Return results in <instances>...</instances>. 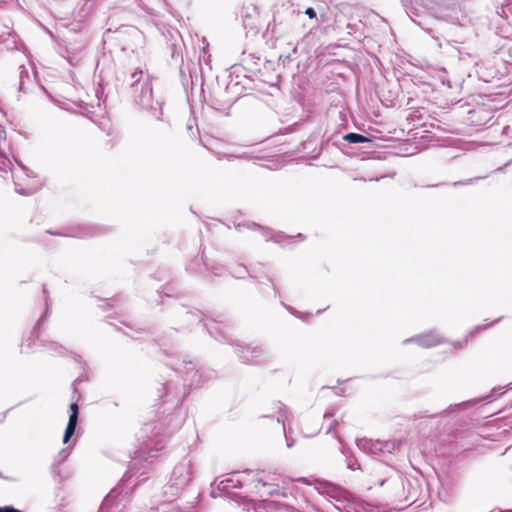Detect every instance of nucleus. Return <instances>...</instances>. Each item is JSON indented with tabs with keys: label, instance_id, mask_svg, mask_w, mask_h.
Wrapping results in <instances>:
<instances>
[{
	"label": "nucleus",
	"instance_id": "32",
	"mask_svg": "<svg viewBox=\"0 0 512 512\" xmlns=\"http://www.w3.org/2000/svg\"><path fill=\"white\" fill-rule=\"evenodd\" d=\"M241 69H242L241 65H233V66L231 67V70H232V71H231V73H230V76H232V74H234V73L240 72V71H241Z\"/></svg>",
	"mask_w": 512,
	"mask_h": 512
},
{
	"label": "nucleus",
	"instance_id": "40",
	"mask_svg": "<svg viewBox=\"0 0 512 512\" xmlns=\"http://www.w3.org/2000/svg\"><path fill=\"white\" fill-rule=\"evenodd\" d=\"M288 310H289L292 314L297 315V312H296L293 308L289 307V308H288Z\"/></svg>",
	"mask_w": 512,
	"mask_h": 512
},
{
	"label": "nucleus",
	"instance_id": "36",
	"mask_svg": "<svg viewBox=\"0 0 512 512\" xmlns=\"http://www.w3.org/2000/svg\"><path fill=\"white\" fill-rule=\"evenodd\" d=\"M172 290H173L172 288H170V287H166V288L164 289V293H165V295H166V296H168V297H171V296H172Z\"/></svg>",
	"mask_w": 512,
	"mask_h": 512
},
{
	"label": "nucleus",
	"instance_id": "38",
	"mask_svg": "<svg viewBox=\"0 0 512 512\" xmlns=\"http://www.w3.org/2000/svg\"><path fill=\"white\" fill-rule=\"evenodd\" d=\"M332 416H333V414H332V413H329V412H326V413L324 414V418H330V417H332Z\"/></svg>",
	"mask_w": 512,
	"mask_h": 512
},
{
	"label": "nucleus",
	"instance_id": "5",
	"mask_svg": "<svg viewBox=\"0 0 512 512\" xmlns=\"http://www.w3.org/2000/svg\"><path fill=\"white\" fill-rule=\"evenodd\" d=\"M192 462L184 458L173 469L170 478V488L174 489V494L182 491L192 480Z\"/></svg>",
	"mask_w": 512,
	"mask_h": 512
},
{
	"label": "nucleus",
	"instance_id": "39",
	"mask_svg": "<svg viewBox=\"0 0 512 512\" xmlns=\"http://www.w3.org/2000/svg\"><path fill=\"white\" fill-rule=\"evenodd\" d=\"M16 192H18L20 194H23V195L26 194L22 189H18L17 187H16Z\"/></svg>",
	"mask_w": 512,
	"mask_h": 512
},
{
	"label": "nucleus",
	"instance_id": "21",
	"mask_svg": "<svg viewBox=\"0 0 512 512\" xmlns=\"http://www.w3.org/2000/svg\"><path fill=\"white\" fill-rule=\"evenodd\" d=\"M69 448L66 447V448H63L55 457L54 459V463H57L59 465H61L62 463H64L67 458L69 457Z\"/></svg>",
	"mask_w": 512,
	"mask_h": 512
},
{
	"label": "nucleus",
	"instance_id": "44",
	"mask_svg": "<svg viewBox=\"0 0 512 512\" xmlns=\"http://www.w3.org/2000/svg\"><path fill=\"white\" fill-rule=\"evenodd\" d=\"M0 478L7 479L6 477L3 476V474L1 472H0Z\"/></svg>",
	"mask_w": 512,
	"mask_h": 512
},
{
	"label": "nucleus",
	"instance_id": "34",
	"mask_svg": "<svg viewBox=\"0 0 512 512\" xmlns=\"http://www.w3.org/2000/svg\"><path fill=\"white\" fill-rule=\"evenodd\" d=\"M463 405H464V403H462V404L450 405V406H449V408H448V410H449V411H455L456 409L461 408Z\"/></svg>",
	"mask_w": 512,
	"mask_h": 512
},
{
	"label": "nucleus",
	"instance_id": "35",
	"mask_svg": "<svg viewBox=\"0 0 512 512\" xmlns=\"http://www.w3.org/2000/svg\"><path fill=\"white\" fill-rule=\"evenodd\" d=\"M338 424V421L337 420H333L331 425L329 426L328 430H327V433H331L332 430L334 429V427Z\"/></svg>",
	"mask_w": 512,
	"mask_h": 512
},
{
	"label": "nucleus",
	"instance_id": "42",
	"mask_svg": "<svg viewBox=\"0 0 512 512\" xmlns=\"http://www.w3.org/2000/svg\"><path fill=\"white\" fill-rule=\"evenodd\" d=\"M268 234H269V232H268V231H265L264 236H265L267 239H268Z\"/></svg>",
	"mask_w": 512,
	"mask_h": 512
},
{
	"label": "nucleus",
	"instance_id": "6",
	"mask_svg": "<svg viewBox=\"0 0 512 512\" xmlns=\"http://www.w3.org/2000/svg\"><path fill=\"white\" fill-rule=\"evenodd\" d=\"M176 316L182 330L189 329L193 325L204 321L202 312L199 310L187 309L185 307L178 309Z\"/></svg>",
	"mask_w": 512,
	"mask_h": 512
},
{
	"label": "nucleus",
	"instance_id": "20",
	"mask_svg": "<svg viewBox=\"0 0 512 512\" xmlns=\"http://www.w3.org/2000/svg\"><path fill=\"white\" fill-rule=\"evenodd\" d=\"M342 452L346 457V463H347L348 469H350V470L361 469L360 464L358 463L356 458L349 456L345 450H343Z\"/></svg>",
	"mask_w": 512,
	"mask_h": 512
},
{
	"label": "nucleus",
	"instance_id": "41",
	"mask_svg": "<svg viewBox=\"0 0 512 512\" xmlns=\"http://www.w3.org/2000/svg\"><path fill=\"white\" fill-rule=\"evenodd\" d=\"M78 378H80V379H81V380H80V382H82V381L86 380V378H85L84 376H79Z\"/></svg>",
	"mask_w": 512,
	"mask_h": 512
},
{
	"label": "nucleus",
	"instance_id": "7",
	"mask_svg": "<svg viewBox=\"0 0 512 512\" xmlns=\"http://www.w3.org/2000/svg\"><path fill=\"white\" fill-rule=\"evenodd\" d=\"M181 66L179 69L180 79L182 86L185 91H188L189 88H193L194 80H197V71H196V63L192 61L184 62L182 55H180Z\"/></svg>",
	"mask_w": 512,
	"mask_h": 512
},
{
	"label": "nucleus",
	"instance_id": "10",
	"mask_svg": "<svg viewBox=\"0 0 512 512\" xmlns=\"http://www.w3.org/2000/svg\"><path fill=\"white\" fill-rule=\"evenodd\" d=\"M42 292H43V295H44L45 311L40 316V318L38 319V321L36 322V324H35V326L33 328L32 335H35L36 337H38L39 330H40L41 326L43 325L44 321L46 320V318L48 317V315L50 313V307H51V304H52L51 298H50V295H49V291L47 289V285L46 284H43Z\"/></svg>",
	"mask_w": 512,
	"mask_h": 512
},
{
	"label": "nucleus",
	"instance_id": "24",
	"mask_svg": "<svg viewBox=\"0 0 512 512\" xmlns=\"http://www.w3.org/2000/svg\"><path fill=\"white\" fill-rule=\"evenodd\" d=\"M80 378H76L72 383L73 393H72V400L73 401H79L80 399V393L77 388V384L80 383Z\"/></svg>",
	"mask_w": 512,
	"mask_h": 512
},
{
	"label": "nucleus",
	"instance_id": "8",
	"mask_svg": "<svg viewBox=\"0 0 512 512\" xmlns=\"http://www.w3.org/2000/svg\"><path fill=\"white\" fill-rule=\"evenodd\" d=\"M405 342H415L423 348H431L439 344H442L444 342V338L441 337L436 332L432 331L426 334L418 335L413 338L407 339L405 340Z\"/></svg>",
	"mask_w": 512,
	"mask_h": 512
},
{
	"label": "nucleus",
	"instance_id": "12",
	"mask_svg": "<svg viewBox=\"0 0 512 512\" xmlns=\"http://www.w3.org/2000/svg\"><path fill=\"white\" fill-rule=\"evenodd\" d=\"M208 265V258L202 254L193 258L186 266V270L194 275H204L205 266Z\"/></svg>",
	"mask_w": 512,
	"mask_h": 512
},
{
	"label": "nucleus",
	"instance_id": "16",
	"mask_svg": "<svg viewBox=\"0 0 512 512\" xmlns=\"http://www.w3.org/2000/svg\"><path fill=\"white\" fill-rule=\"evenodd\" d=\"M32 80L30 78L29 72L24 65L19 66V91L26 92L27 91V83H31Z\"/></svg>",
	"mask_w": 512,
	"mask_h": 512
},
{
	"label": "nucleus",
	"instance_id": "31",
	"mask_svg": "<svg viewBox=\"0 0 512 512\" xmlns=\"http://www.w3.org/2000/svg\"><path fill=\"white\" fill-rule=\"evenodd\" d=\"M178 48H179V46L177 44H172V53H171L172 58H176V56H179Z\"/></svg>",
	"mask_w": 512,
	"mask_h": 512
},
{
	"label": "nucleus",
	"instance_id": "45",
	"mask_svg": "<svg viewBox=\"0 0 512 512\" xmlns=\"http://www.w3.org/2000/svg\"><path fill=\"white\" fill-rule=\"evenodd\" d=\"M267 486H268V485H267L266 483H263V484H262V487H263V488H266Z\"/></svg>",
	"mask_w": 512,
	"mask_h": 512
},
{
	"label": "nucleus",
	"instance_id": "43",
	"mask_svg": "<svg viewBox=\"0 0 512 512\" xmlns=\"http://www.w3.org/2000/svg\"><path fill=\"white\" fill-rule=\"evenodd\" d=\"M297 237L303 238L304 236L302 235V233H299Z\"/></svg>",
	"mask_w": 512,
	"mask_h": 512
},
{
	"label": "nucleus",
	"instance_id": "26",
	"mask_svg": "<svg viewBox=\"0 0 512 512\" xmlns=\"http://www.w3.org/2000/svg\"><path fill=\"white\" fill-rule=\"evenodd\" d=\"M49 346L52 350H54L58 353H62V351L64 350V347L60 344H57L56 342L49 343Z\"/></svg>",
	"mask_w": 512,
	"mask_h": 512
},
{
	"label": "nucleus",
	"instance_id": "27",
	"mask_svg": "<svg viewBox=\"0 0 512 512\" xmlns=\"http://www.w3.org/2000/svg\"><path fill=\"white\" fill-rule=\"evenodd\" d=\"M51 473L53 474L54 477L59 476L60 475V465L53 462L51 465Z\"/></svg>",
	"mask_w": 512,
	"mask_h": 512
},
{
	"label": "nucleus",
	"instance_id": "25",
	"mask_svg": "<svg viewBox=\"0 0 512 512\" xmlns=\"http://www.w3.org/2000/svg\"><path fill=\"white\" fill-rule=\"evenodd\" d=\"M246 273H248L247 268L245 266H240L239 271L235 272L234 276L237 278H244Z\"/></svg>",
	"mask_w": 512,
	"mask_h": 512
},
{
	"label": "nucleus",
	"instance_id": "46",
	"mask_svg": "<svg viewBox=\"0 0 512 512\" xmlns=\"http://www.w3.org/2000/svg\"><path fill=\"white\" fill-rule=\"evenodd\" d=\"M501 512H512V510H506V511H501Z\"/></svg>",
	"mask_w": 512,
	"mask_h": 512
},
{
	"label": "nucleus",
	"instance_id": "18",
	"mask_svg": "<svg viewBox=\"0 0 512 512\" xmlns=\"http://www.w3.org/2000/svg\"><path fill=\"white\" fill-rule=\"evenodd\" d=\"M224 266L208 259V265L205 266V272H210L214 276H222L224 273Z\"/></svg>",
	"mask_w": 512,
	"mask_h": 512
},
{
	"label": "nucleus",
	"instance_id": "33",
	"mask_svg": "<svg viewBox=\"0 0 512 512\" xmlns=\"http://www.w3.org/2000/svg\"><path fill=\"white\" fill-rule=\"evenodd\" d=\"M268 280L272 283V286H273V290H274V293H275V296H279V289L278 287L274 284L272 278L268 277Z\"/></svg>",
	"mask_w": 512,
	"mask_h": 512
},
{
	"label": "nucleus",
	"instance_id": "29",
	"mask_svg": "<svg viewBox=\"0 0 512 512\" xmlns=\"http://www.w3.org/2000/svg\"><path fill=\"white\" fill-rule=\"evenodd\" d=\"M265 494L269 495V496H274V495H280V492L277 489H271V490L262 492V495H265ZM281 495L285 496L286 494L283 492V493H281Z\"/></svg>",
	"mask_w": 512,
	"mask_h": 512
},
{
	"label": "nucleus",
	"instance_id": "14",
	"mask_svg": "<svg viewBox=\"0 0 512 512\" xmlns=\"http://www.w3.org/2000/svg\"><path fill=\"white\" fill-rule=\"evenodd\" d=\"M263 503L268 512H298L294 507L277 501L263 500Z\"/></svg>",
	"mask_w": 512,
	"mask_h": 512
},
{
	"label": "nucleus",
	"instance_id": "13",
	"mask_svg": "<svg viewBox=\"0 0 512 512\" xmlns=\"http://www.w3.org/2000/svg\"><path fill=\"white\" fill-rule=\"evenodd\" d=\"M356 444L360 450H362L368 454H371V455L381 454V441H379V440L374 441L372 439L362 438V439H358Z\"/></svg>",
	"mask_w": 512,
	"mask_h": 512
},
{
	"label": "nucleus",
	"instance_id": "15",
	"mask_svg": "<svg viewBox=\"0 0 512 512\" xmlns=\"http://www.w3.org/2000/svg\"><path fill=\"white\" fill-rule=\"evenodd\" d=\"M217 487L220 491L228 492L230 489L241 487V482L240 480L234 479L233 477H227L219 481Z\"/></svg>",
	"mask_w": 512,
	"mask_h": 512
},
{
	"label": "nucleus",
	"instance_id": "23",
	"mask_svg": "<svg viewBox=\"0 0 512 512\" xmlns=\"http://www.w3.org/2000/svg\"><path fill=\"white\" fill-rule=\"evenodd\" d=\"M397 447H398V444L394 441L381 442V453H383V452L392 453Z\"/></svg>",
	"mask_w": 512,
	"mask_h": 512
},
{
	"label": "nucleus",
	"instance_id": "28",
	"mask_svg": "<svg viewBox=\"0 0 512 512\" xmlns=\"http://www.w3.org/2000/svg\"><path fill=\"white\" fill-rule=\"evenodd\" d=\"M478 179H482V177L470 178V179L465 180V181H456V182H454V183H453V185H454V186L466 185V184H470V183H472L473 181L478 180Z\"/></svg>",
	"mask_w": 512,
	"mask_h": 512
},
{
	"label": "nucleus",
	"instance_id": "2",
	"mask_svg": "<svg viewBox=\"0 0 512 512\" xmlns=\"http://www.w3.org/2000/svg\"><path fill=\"white\" fill-rule=\"evenodd\" d=\"M224 324L227 328L226 320L223 315H219L217 319H211L205 322L204 326L208 333L217 340H224L231 345L235 346V353L241 363L253 366L268 365L271 363L270 353L261 345L234 343L231 336L223 328L219 327Z\"/></svg>",
	"mask_w": 512,
	"mask_h": 512
},
{
	"label": "nucleus",
	"instance_id": "4",
	"mask_svg": "<svg viewBox=\"0 0 512 512\" xmlns=\"http://www.w3.org/2000/svg\"><path fill=\"white\" fill-rule=\"evenodd\" d=\"M108 232L109 228L104 225L89 223L70 225L58 231H46V233L55 236L74 237L81 239L100 236Z\"/></svg>",
	"mask_w": 512,
	"mask_h": 512
},
{
	"label": "nucleus",
	"instance_id": "17",
	"mask_svg": "<svg viewBox=\"0 0 512 512\" xmlns=\"http://www.w3.org/2000/svg\"><path fill=\"white\" fill-rule=\"evenodd\" d=\"M343 140L347 141L351 144H357V143H364V142H370L371 140L367 138L366 136L358 133H347L343 136Z\"/></svg>",
	"mask_w": 512,
	"mask_h": 512
},
{
	"label": "nucleus",
	"instance_id": "37",
	"mask_svg": "<svg viewBox=\"0 0 512 512\" xmlns=\"http://www.w3.org/2000/svg\"><path fill=\"white\" fill-rule=\"evenodd\" d=\"M249 228H260V226L256 223H252L251 225L248 226Z\"/></svg>",
	"mask_w": 512,
	"mask_h": 512
},
{
	"label": "nucleus",
	"instance_id": "19",
	"mask_svg": "<svg viewBox=\"0 0 512 512\" xmlns=\"http://www.w3.org/2000/svg\"><path fill=\"white\" fill-rule=\"evenodd\" d=\"M77 423L78 422H76V421L68 420V423H67V426H66V429L64 432V436H63V443H65V444L68 443L69 440L71 439V437L74 435Z\"/></svg>",
	"mask_w": 512,
	"mask_h": 512
},
{
	"label": "nucleus",
	"instance_id": "11",
	"mask_svg": "<svg viewBox=\"0 0 512 512\" xmlns=\"http://www.w3.org/2000/svg\"><path fill=\"white\" fill-rule=\"evenodd\" d=\"M274 408L277 410V422L278 423H281L282 426H283V432L285 434V437H286V441H287V447L288 448H291L293 445H294V441L293 440H290L286 434V428H285V421L288 419L289 417V411H288V408L286 407V405H284L282 402L280 401H277L274 403Z\"/></svg>",
	"mask_w": 512,
	"mask_h": 512
},
{
	"label": "nucleus",
	"instance_id": "1",
	"mask_svg": "<svg viewBox=\"0 0 512 512\" xmlns=\"http://www.w3.org/2000/svg\"><path fill=\"white\" fill-rule=\"evenodd\" d=\"M168 365L177 375L181 376L183 383L178 385L170 380L159 389L160 402L157 404V419L145 423L142 428V433L147 438L144 445L148 453L161 450L166 438L178 431L183 425L184 418L179 409L185 397L189 394L187 386L199 387L215 376L213 370L198 368L191 360L183 359L175 364Z\"/></svg>",
	"mask_w": 512,
	"mask_h": 512
},
{
	"label": "nucleus",
	"instance_id": "9",
	"mask_svg": "<svg viewBox=\"0 0 512 512\" xmlns=\"http://www.w3.org/2000/svg\"><path fill=\"white\" fill-rule=\"evenodd\" d=\"M122 497L121 500L124 498L122 496V491L120 490V485L113 488L110 493L104 498L100 509L98 512H110V509H112L114 506L119 505V497Z\"/></svg>",
	"mask_w": 512,
	"mask_h": 512
},
{
	"label": "nucleus",
	"instance_id": "30",
	"mask_svg": "<svg viewBox=\"0 0 512 512\" xmlns=\"http://www.w3.org/2000/svg\"><path fill=\"white\" fill-rule=\"evenodd\" d=\"M305 14L309 16V18L313 19L316 18V11L312 7H308L305 10Z\"/></svg>",
	"mask_w": 512,
	"mask_h": 512
},
{
	"label": "nucleus",
	"instance_id": "22",
	"mask_svg": "<svg viewBox=\"0 0 512 512\" xmlns=\"http://www.w3.org/2000/svg\"><path fill=\"white\" fill-rule=\"evenodd\" d=\"M70 411H71V413H70V416H69V420L78 422V416H79L78 401H73L70 404Z\"/></svg>",
	"mask_w": 512,
	"mask_h": 512
},
{
	"label": "nucleus",
	"instance_id": "3",
	"mask_svg": "<svg viewBox=\"0 0 512 512\" xmlns=\"http://www.w3.org/2000/svg\"><path fill=\"white\" fill-rule=\"evenodd\" d=\"M127 84L134 102L149 111L157 119H160L162 102L153 98V85L150 75L141 67H138L130 72Z\"/></svg>",
	"mask_w": 512,
	"mask_h": 512
}]
</instances>
